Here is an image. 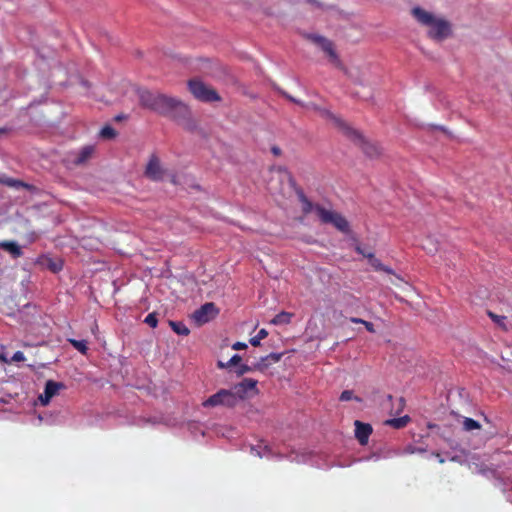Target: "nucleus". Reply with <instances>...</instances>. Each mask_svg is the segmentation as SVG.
<instances>
[{
	"label": "nucleus",
	"mask_w": 512,
	"mask_h": 512,
	"mask_svg": "<svg viewBox=\"0 0 512 512\" xmlns=\"http://www.w3.org/2000/svg\"><path fill=\"white\" fill-rule=\"evenodd\" d=\"M306 1H307V3L311 4L312 6H314L317 9L324 10V9L332 8V6H327L320 0H306Z\"/></svg>",
	"instance_id": "30"
},
{
	"label": "nucleus",
	"mask_w": 512,
	"mask_h": 512,
	"mask_svg": "<svg viewBox=\"0 0 512 512\" xmlns=\"http://www.w3.org/2000/svg\"><path fill=\"white\" fill-rule=\"evenodd\" d=\"M4 130L0 129V134L3 132Z\"/></svg>",
	"instance_id": "47"
},
{
	"label": "nucleus",
	"mask_w": 512,
	"mask_h": 512,
	"mask_svg": "<svg viewBox=\"0 0 512 512\" xmlns=\"http://www.w3.org/2000/svg\"><path fill=\"white\" fill-rule=\"evenodd\" d=\"M356 252L361 254L363 257L367 258V255L370 253V252H365L361 247H356Z\"/></svg>",
	"instance_id": "39"
},
{
	"label": "nucleus",
	"mask_w": 512,
	"mask_h": 512,
	"mask_svg": "<svg viewBox=\"0 0 512 512\" xmlns=\"http://www.w3.org/2000/svg\"><path fill=\"white\" fill-rule=\"evenodd\" d=\"M0 182L2 184H5L9 187H24L26 186L22 181L20 180H16V179H13V178H9V177H3V178H0Z\"/></svg>",
	"instance_id": "26"
},
{
	"label": "nucleus",
	"mask_w": 512,
	"mask_h": 512,
	"mask_svg": "<svg viewBox=\"0 0 512 512\" xmlns=\"http://www.w3.org/2000/svg\"><path fill=\"white\" fill-rule=\"evenodd\" d=\"M169 325L172 328V330L178 335L187 336L190 333V330L183 322L169 321Z\"/></svg>",
	"instance_id": "20"
},
{
	"label": "nucleus",
	"mask_w": 512,
	"mask_h": 512,
	"mask_svg": "<svg viewBox=\"0 0 512 512\" xmlns=\"http://www.w3.org/2000/svg\"><path fill=\"white\" fill-rule=\"evenodd\" d=\"M217 366H218V368H220V369H227V368H230V367H229V365H227V362H226V363H224V362H222V361H218Z\"/></svg>",
	"instance_id": "40"
},
{
	"label": "nucleus",
	"mask_w": 512,
	"mask_h": 512,
	"mask_svg": "<svg viewBox=\"0 0 512 512\" xmlns=\"http://www.w3.org/2000/svg\"><path fill=\"white\" fill-rule=\"evenodd\" d=\"M65 385L62 382L48 380L45 384L44 393L40 395L39 399L43 405H47L50 400L58 394L59 390L64 389Z\"/></svg>",
	"instance_id": "10"
},
{
	"label": "nucleus",
	"mask_w": 512,
	"mask_h": 512,
	"mask_svg": "<svg viewBox=\"0 0 512 512\" xmlns=\"http://www.w3.org/2000/svg\"><path fill=\"white\" fill-rule=\"evenodd\" d=\"M271 152L275 155V156H279L281 155V149L277 146H274L271 148Z\"/></svg>",
	"instance_id": "38"
},
{
	"label": "nucleus",
	"mask_w": 512,
	"mask_h": 512,
	"mask_svg": "<svg viewBox=\"0 0 512 512\" xmlns=\"http://www.w3.org/2000/svg\"><path fill=\"white\" fill-rule=\"evenodd\" d=\"M0 360H2V361H5V362H6V359H5V357H4L3 355H0Z\"/></svg>",
	"instance_id": "43"
},
{
	"label": "nucleus",
	"mask_w": 512,
	"mask_h": 512,
	"mask_svg": "<svg viewBox=\"0 0 512 512\" xmlns=\"http://www.w3.org/2000/svg\"><path fill=\"white\" fill-rule=\"evenodd\" d=\"M298 198L302 204V211L304 214H309L313 210L315 211V207L317 204H313L302 191L298 192Z\"/></svg>",
	"instance_id": "17"
},
{
	"label": "nucleus",
	"mask_w": 512,
	"mask_h": 512,
	"mask_svg": "<svg viewBox=\"0 0 512 512\" xmlns=\"http://www.w3.org/2000/svg\"><path fill=\"white\" fill-rule=\"evenodd\" d=\"M218 314V309L212 302L205 303L193 313V318L198 324L209 322Z\"/></svg>",
	"instance_id": "9"
},
{
	"label": "nucleus",
	"mask_w": 512,
	"mask_h": 512,
	"mask_svg": "<svg viewBox=\"0 0 512 512\" xmlns=\"http://www.w3.org/2000/svg\"><path fill=\"white\" fill-rule=\"evenodd\" d=\"M363 325L365 326V328L367 329V331H369L370 333H374L375 332V329H374V325L372 322H369V321H364L363 322Z\"/></svg>",
	"instance_id": "36"
},
{
	"label": "nucleus",
	"mask_w": 512,
	"mask_h": 512,
	"mask_svg": "<svg viewBox=\"0 0 512 512\" xmlns=\"http://www.w3.org/2000/svg\"><path fill=\"white\" fill-rule=\"evenodd\" d=\"M48 267L51 271L58 272L62 269V264L60 262L57 263L50 260Z\"/></svg>",
	"instance_id": "34"
},
{
	"label": "nucleus",
	"mask_w": 512,
	"mask_h": 512,
	"mask_svg": "<svg viewBox=\"0 0 512 512\" xmlns=\"http://www.w3.org/2000/svg\"><path fill=\"white\" fill-rule=\"evenodd\" d=\"M367 259L369 260L370 265L376 270V271H383L388 274L395 275L394 271L389 268L388 266H385L381 263V261L374 256L373 253H369L367 255Z\"/></svg>",
	"instance_id": "16"
},
{
	"label": "nucleus",
	"mask_w": 512,
	"mask_h": 512,
	"mask_svg": "<svg viewBox=\"0 0 512 512\" xmlns=\"http://www.w3.org/2000/svg\"><path fill=\"white\" fill-rule=\"evenodd\" d=\"M188 88L191 94L201 102L211 103L221 101L218 92L199 79L189 80Z\"/></svg>",
	"instance_id": "6"
},
{
	"label": "nucleus",
	"mask_w": 512,
	"mask_h": 512,
	"mask_svg": "<svg viewBox=\"0 0 512 512\" xmlns=\"http://www.w3.org/2000/svg\"><path fill=\"white\" fill-rule=\"evenodd\" d=\"M314 109L317 110L322 117L332 120L347 137L357 142L360 145L362 151L368 157L377 158L382 154V148L378 143L365 140L359 131L351 128L348 124L332 114L329 110L318 107H314Z\"/></svg>",
	"instance_id": "3"
},
{
	"label": "nucleus",
	"mask_w": 512,
	"mask_h": 512,
	"mask_svg": "<svg viewBox=\"0 0 512 512\" xmlns=\"http://www.w3.org/2000/svg\"><path fill=\"white\" fill-rule=\"evenodd\" d=\"M399 402H400V405H401V407H402V406H403V399H402V398H400V399H399Z\"/></svg>",
	"instance_id": "45"
},
{
	"label": "nucleus",
	"mask_w": 512,
	"mask_h": 512,
	"mask_svg": "<svg viewBox=\"0 0 512 512\" xmlns=\"http://www.w3.org/2000/svg\"><path fill=\"white\" fill-rule=\"evenodd\" d=\"M293 314L289 312L282 311L274 316L271 320V323L274 325H285L291 322Z\"/></svg>",
	"instance_id": "19"
},
{
	"label": "nucleus",
	"mask_w": 512,
	"mask_h": 512,
	"mask_svg": "<svg viewBox=\"0 0 512 512\" xmlns=\"http://www.w3.org/2000/svg\"><path fill=\"white\" fill-rule=\"evenodd\" d=\"M410 421V417L408 415L399 417V418H393L385 421V424L388 426H391L395 429H401L404 428L408 422Z\"/></svg>",
	"instance_id": "18"
},
{
	"label": "nucleus",
	"mask_w": 512,
	"mask_h": 512,
	"mask_svg": "<svg viewBox=\"0 0 512 512\" xmlns=\"http://www.w3.org/2000/svg\"><path fill=\"white\" fill-rule=\"evenodd\" d=\"M463 428L466 431L477 430L481 428V425L478 421L472 418H465L463 421Z\"/></svg>",
	"instance_id": "25"
},
{
	"label": "nucleus",
	"mask_w": 512,
	"mask_h": 512,
	"mask_svg": "<svg viewBox=\"0 0 512 512\" xmlns=\"http://www.w3.org/2000/svg\"><path fill=\"white\" fill-rule=\"evenodd\" d=\"M69 342L80 353H82L84 355L87 353L88 347H87V342L85 340L69 339Z\"/></svg>",
	"instance_id": "24"
},
{
	"label": "nucleus",
	"mask_w": 512,
	"mask_h": 512,
	"mask_svg": "<svg viewBox=\"0 0 512 512\" xmlns=\"http://www.w3.org/2000/svg\"><path fill=\"white\" fill-rule=\"evenodd\" d=\"M13 362H22L25 360V355L21 351H17L13 354L12 359Z\"/></svg>",
	"instance_id": "33"
},
{
	"label": "nucleus",
	"mask_w": 512,
	"mask_h": 512,
	"mask_svg": "<svg viewBox=\"0 0 512 512\" xmlns=\"http://www.w3.org/2000/svg\"><path fill=\"white\" fill-rule=\"evenodd\" d=\"M99 135L103 139H113L116 137L117 133L113 127L106 125L100 130Z\"/></svg>",
	"instance_id": "22"
},
{
	"label": "nucleus",
	"mask_w": 512,
	"mask_h": 512,
	"mask_svg": "<svg viewBox=\"0 0 512 512\" xmlns=\"http://www.w3.org/2000/svg\"><path fill=\"white\" fill-rule=\"evenodd\" d=\"M396 278H397V280H399V281H403V280L401 279V277H399V276H396Z\"/></svg>",
	"instance_id": "46"
},
{
	"label": "nucleus",
	"mask_w": 512,
	"mask_h": 512,
	"mask_svg": "<svg viewBox=\"0 0 512 512\" xmlns=\"http://www.w3.org/2000/svg\"><path fill=\"white\" fill-rule=\"evenodd\" d=\"M487 315L490 317V319L497 324L502 330L507 331L508 328L506 326V317L502 315H497L493 313L492 311H487Z\"/></svg>",
	"instance_id": "21"
},
{
	"label": "nucleus",
	"mask_w": 512,
	"mask_h": 512,
	"mask_svg": "<svg viewBox=\"0 0 512 512\" xmlns=\"http://www.w3.org/2000/svg\"><path fill=\"white\" fill-rule=\"evenodd\" d=\"M340 401H350L355 400L357 402H362V398L358 396L353 395V391L351 390H344L339 397Z\"/></svg>",
	"instance_id": "27"
},
{
	"label": "nucleus",
	"mask_w": 512,
	"mask_h": 512,
	"mask_svg": "<svg viewBox=\"0 0 512 512\" xmlns=\"http://www.w3.org/2000/svg\"><path fill=\"white\" fill-rule=\"evenodd\" d=\"M241 360L242 357L239 354H235L227 361V365H229V367L236 366L241 362Z\"/></svg>",
	"instance_id": "32"
},
{
	"label": "nucleus",
	"mask_w": 512,
	"mask_h": 512,
	"mask_svg": "<svg viewBox=\"0 0 512 512\" xmlns=\"http://www.w3.org/2000/svg\"><path fill=\"white\" fill-rule=\"evenodd\" d=\"M144 174L152 181H161L164 178L165 170L161 166L160 159L155 154L150 156Z\"/></svg>",
	"instance_id": "8"
},
{
	"label": "nucleus",
	"mask_w": 512,
	"mask_h": 512,
	"mask_svg": "<svg viewBox=\"0 0 512 512\" xmlns=\"http://www.w3.org/2000/svg\"><path fill=\"white\" fill-rule=\"evenodd\" d=\"M286 97H287L290 101H292V102H294V103H296V104H298V105H303L301 101H299V100H297V99L293 98L292 96L287 95Z\"/></svg>",
	"instance_id": "41"
},
{
	"label": "nucleus",
	"mask_w": 512,
	"mask_h": 512,
	"mask_svg": "<svg viewBox=\"0 0 512 512\" xmlns=\"http://www.w3.org/2000/svg\"><path fill=\"white\" fill-rule=\"evenodd\" d=\"M354 425L356 439L361 445H366L373 431L372 426L368 423H363L359 420H356Z\"/></svg>",
	"instance_id": "11"
},
{
	"label": "nucleus",
	"mask_w": 512,
	"mask_h": 512,
	"mask_svg": "<svg viewBox=\"0 0 512 512\" xmlns=\"http://www.w3.org/2000/svg\"><path fill=\"white\" fill-rule=\"evenodd\" d=\"M257 371L256 368H254V364L252 366H249L247 364L239 365V367L236 370L237 376H242L248 372Z\"/></svg>",
	"instance_id": "28"
},
{
	"label": "nucleus",
	"mask_w": 512,
	"mask_h": 512,
	"mask_svg": "<svg viewBox=\"0 0 512 512\" xmlns=\"http://www.w3.org/2000/svg\"><path fill=\"white\" fill-rule=\"evenodd\" d=\"M144 322L149 325L150 327L152 328H155L157 326V323H158V319H157V316H156V313H149Z\"/></svg>",
	"instance_id": "29"
},
{
	"label": "nucleus",
	"mask_w": 512,
	"mask_h": 512,
	"mask_svg": "<svg viewBox=\"0 0 512 512\" xmlns=\"http://www.w3.org/2000/svg\"><path fill=\"white\" fill-rule=\"evenodd\" d=\"M121 119H123V116L119 115V116L116 117V120H121Z\"/></svg>",
	"instance_id": "44"
},
{
	"label": "nucleus",
	"mask_w": 512,
	"mask_h": 512,
	"mask_svg": "<svg viewBox=\"0 0 512 512\" xmlns=\"http://www.w3.org/2000/svg\"><path fill=\"white\" fill-rule=\"evenodd\" d=\"M304 38L317 46L326 55L332 65L339 69L343 68L335 43L332 40L316 33H305Z\"/></svg>",
	"instance_id": "4"
},
{
	"label": "nucleus",
	"mask_w": 512,
	"mask_h": 512,
	"mask_svg": "<svg viewBox=\"0 0 512 512\" xmlns=\"http://www.w3.org/2000/svg\"><path fill=\"white\" fill-rule=\"evenodd\" d=\"M437 458H438V461L440 464H443L445 462V460L441 457V455L439 453H433Z\"/></svg>",
	"instance_id": "42"
},
{
	"label": "nucleus",
	"mask_w": 512,
	"mask_h": 512,
	"mask_svg": "<svg viewBox=\"0 0 512 512\" xmlns=\"http://www.w3.org/2000/svg\"><path fill=\"white\" fill-rule=\"evenodd\" d=\"M251 451L258 457L262 458V457H265L267 456L269 453H270V449L268 448V446H265L264 447V451L261 452L258 448L256 447H251Z\"/></svg>",
	"instance_id": "31"
},
{
	"label": "nucleus",
	"mask_w": 512,
	"mask_h": 512,
	"mask_svg": "<svg viewBox=\"0 0 512 512\" xmlns=\"http://www.w3.org/2000/svg\"><path fill=\"white\" fill-rule=\"evenodd\" d=\"M239 397L233 390L220 389L202 402L204 408H234L239 403Z\"/></svg>",
	"instance_id": "5"
},
{
	"label": "nucleus",
	"mask_w": 512,
	"mask_h": 512,
	"mask_svg": "<svg viewBox=\"0 0 512 512\" xmlns=\"http://www.w3.org/2000/svg\"><path fill=\"white\" fill-rule=\"evenodd\" d=\"M315 212L322 223L332 224L337 230L345 234L350 232V225L348 221L340 213L327 210L321 205H316Z\"/></svg>",
	"instance_id": "7"
},
{
	"label": "nucleus",
	"mask_w": 512,
	"mask_h": 512,
	"mask_svg": "<svg viewBox=\"0 0 512 512\" xmlns=\"http://www.w3.org/2000/svg\"><path fill=\"white\" fill-rule=\"evenodd\" d=\"M0 249L9 253L13 259L20 258L23 255L21 247L15 241L2 240L0 241Z\"/></svg>",
	"instance_id": "14"
},
{
	"label": "nucleus",
	"mask_w": 512,
	"mask_h": 512,
	"mask_svg": "<svg viewBox=\"0 0 512 512\" xmlns=\"http://www.w3.org/2000/svg\"><path fill=\"white\" fill-rule=\"evenodd\" d=\"M232 348L234 350H243V349H246L247 348V344L244 343V342H235L233 345H232Z\"/></svg>",
	"instance_id": "35"
},
{
	"label": "nucleus",
	"mask_w": 512,
	"mask_h": 512,
	"mask_svg": "<svg viewBox=\"0 0 512 512\" xmlns=\"http://www.w3.org/2000/svg\"><path fill=\"white\" fill-rule=\"evenodd\" d=\"M94 147L92 145L84 146L78 153L75 154L72 160L75 165H82L86 163L93 155Z\"/></svg>",
	"instance_id": "15"
},
{
	"label": "nucleus",
	"mask_w": 512,
	"mask_h": 512,
	"mask_svg": "<svg viewBox=\"0 0 512 512\" xmlns=\"http://www.w3.org/2000/svg\"><path fill=\"white\" fill-rule=\"evenodd\" d=\"M283 353H270L264 357H261L259 361L254 364V368L257 371L267 370L273 363H277L281 360Z\"/></svg>",
	"instance_id": "12"
},
{
	"label": "nucleus",
	"mask_w": 512,
	"mask_h": 512,
	"mask_svg": "<svg viewBox=\"0 0 512 512\" xmlns=\"http://www.w3.org/2000/svg\"><path fill=\"white\" fill-rule=\"evenodd\" d=\"M138 96L141 106L169 116L178 122H185V128L188 130L195 128V124L191 121V111L182 101L146 89L139 90Z\"/></svg>",
	"instance_id": "1"
},
{
	"label": "nucleus",
	"mask_w": 512,
	"mask_h": 512,
	"mask_svg": "<svg viewBox=\"0 0 512 512\" xmlns=\"http://www.w3.org/2000/svg\"><path fill=\"white\" fill-rule=\"evenodd\" d=\"M365 320L361 319V318H357V317H351L350 318V322L352 323H355V324H363Z\"/></svg>",
	"instance_id": "37"
},
{
	"label": "nucleus",
	"mask_w": 512,
	"mask_h": 512,
	"mask_svg": "<svg viewBox=\"0 0 512 512\" xmlns=\"http://www.w3.org/2000/svg\"><path fill=\"white\" fill-rule=\"evenodd\" d=\"M411 14L420 25L428 27L427 35L432 40L441 42L452 35V24L448 20L421 7H414Z\"/></svg>",
	"instance_id": "2"
},
{
	"label": "nucleus",
	"mask_w": 512,
	"mask_h": 512,
	"mask_svg": "<svg viewBox=\"0 0 512 512\" xmlns=\"http://www.w3.org/2000/svg\"><path fill=\"white\" fill-rule=\"evenodd\" d=\"M268 336V332L266 329H260L256 336L252 337L249 342L252 346L258 347L260 346L261 340L265 339Z\"/></svg>",
	"instance_id": "23"
},
{
	"label": "nucleus",
	"mask_w": 512,
	"mask_h": 512,
	"mask_svg": "<svg viewBox=\"0 0 512 512\" xmlns=\"http://www.w3.org/2000/svg\"><path fill=\"white\" fill-rule=\"evenodd\" d=\"M258 381L252 378H244L240 383L236 384L233 388V391L236 393V396L239 397V400L245 398V395L248 390L256 389Z\"/></svg>",
	"instance_id": "13"
}]
</instances>
